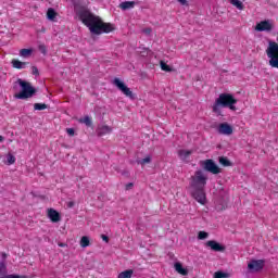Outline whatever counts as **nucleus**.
<instances>
[{
  "mask_svg": "<svg viewBox=\"0 0 278 278\" xmlns=\"http://www.w3.org/2000/svg\"><path fill=\"white\" fill-rule=\"evenodd\" d=\"M77 16L79 21L86 27H88L89 31L94 36H101V34H110L114 31V25L110 23H104L101 17L94 15L90 10L86 8H81L77 11Z\"/></svg>",
  "mask_w": 278,
  "mask_h": 278,
  "instance_id": "1",
  "label": "nucleus"
},
{
  "mask_svg": "<svg viewBox=\"0 0 278 278\" xmlns=\"http://www.w3.org/2000/svg\"><path fill=\"white\" fill-rule=\"evenodd\" d=\"M191 197L201 205H205L206 197H205V186H207V176L203 170L199 169L191 177Z\"/></svg>",
  "mask_w": 278,
  "mask_h": 278,
  "instance_id": "2",
  "label": "nucleus"
},
{
  "mask_svg": "<svg viewBox=\"0 0 278 278\" xmlns=\"http://www.w3.org/2000/svg\"><path fill=\"white\" fill-rule=\"evenodd\" d=\"M236 103H238V100L233 98V94L220 93L213 104V112L217 114V116H223L220 108H229V110L236 112V110H238Z\"/></svg>",
  "mask_w": 278,
  "mask_h": 278,
  "instance_id": "3",
  "label": "nucleus"
},
{
  "mask_svg": "<svg viewBox=\"0 0 278 278\" xmlns=\"http://www.w3.org/2000/svg\"><path fill=\"white\" fill-rule=\"evenodd\" d=\"M15 84H18V86L22 88V91L14 94L15 99H31L34 94H36V88L31 86V83H27L21 78L17 79Z\"/></svg>",
  "mask_w": 278,
  "mask_h": 278,
  "instance_id": "4",
  "label": "nucleus"
},
{
  "mask_svg": "<svg viewBox=\"0 0 278 278\" xmlns=\"http://www.w3.org/2000/svg\"><path fill=\"white\" fill-rule=\"evenodd\" d=\"M201 166L206 170V173H212V175H219V173H223V169H220L212 159L201 161Z\"/></svg>",
  "mask_w": 278,
  "mask_h": 278,
  "instance_id": "5",
  "label": "nucleus"
},
{
  "mask_svg": "<svg viewBox=\"0 0 278 278\" xmlns=\"http://www.w3.org/2000/svg\"><path fill=\"white\" fill-rule=\"evenodd\" d=\"M113 84L117 87V89L125 94V97H128V99H136V94H134V91L125 83L119 80L118 78L113 79Z\"/></svg>",
  "mask_w": 278,
  "mask_h": 278,
  "instance_id": "6",
  "label": "nucleus"
},
{
  "mask_svg": "<svg viewBox=\"0 0 278 278\" xmlns=\"http://www.w3.org/2000/svg\"><path fill=\"white\" fill-rule=\"evenodd\" d=\"M264 264H266V261H264V260H252L248 264V268L252 273H260V270L264 269Z\"/></svg>",
  "mask_w": 278,
  "mask_h": 278,
  "instance_id": "7",
  "label": "nucleus"
},
{
  "mask_svg": "<svg viewBox=\"0 0 278 278\" xmlns=\"http://www.w3.org/2000/svg\"><path fill=\"white\" fill-rule=\"evenodd\" d=\"M205 247H208L215 253H225V251H227V247L220 244L216 240L206 241Z\"/></svg>",
  "mask_w": 278,
  "mask_h": 278,
  "instance_id": "8",
  "label": "nucleus"
},
{
  "mask_svg": "<svg viewBox=\"0 0 278 278\" xmlns=\"http://www.w3.org/2000/svg\"><path fill=\"white\" fill-rule=\"evenodd\" d=\"M256 31H273V24L269 20H265L256 24Z\"/></svg>",
  "mask_w": 278,
  "mask_h": 278,
  "instance_id": "9",
  "label": "nucleus"
},
{
  "mask_svg": "<svg viewBox=\"0 0 278 278\" xmlns=\"http://www.w3.org/2000/svg\"><path fill=\"white\" fill-rule=\"evenodd\" d=\"M218 134H222L223 136H231V134H233V127L228 123H222L218 126Z\"/></svg>",
  "mask_w": 278,
  "mask_h": 278,
  "instance_id": "10",
  "label": "nucleus"
},
{
  "mask_svg": "<svg viewBox=\"0 0 278 278\" xmlns=\"http://www.w3.org/2000/svg\"><path fill=\"white\" fill-rule=\"evenodd\" d=\"M48 218H50L51 223H60L62 220V216L54 208H48Z\"/></svg>",
  "mask_w": 278,
  "mask_h": 278,
  "instance_id": "11",
  "label": "nucleus"
},
{
  "mask_svg": "<svg viewBox=\"0 0 278 278\" xmlns=\"http://www.w3.org/2000/svg\"><path fill=\"white\" fill-rule=\"evenodd\" d=\"M96 134L99 138H101V136H105L108 134H112V127L108 126V125H102L99 126L96 130Z\"/></svg>",
  "mask_w": 278,
  "mask_h": 278,
  "instance_id": "12",
  "label": "nucleus"
},
{
  "mask_svg": "<svg viewBox=\"0 0 278 278\" xmlns=\"http://www.w3.org/2000/svg\"><path fill=\"white\" fill-rule=\"evenodd\" d=\"M11 64H12L13 68L23 70V68H26V67H27V64H29V63H27V62H22V61H20V60L13 59V60L11 61Z\"/></svg>",
  "mask_w": 278,
  "mask_h": 278,
  "instance_id": "13",
  "label": "nucleus"
},
{
  "mask_svg": "<svg viewBox=\"0 0 278 278\" xmlns=\"http://www.w3.org/2000/svg\"><path fill=\"white\" fill-rule=\"evenodd\" d=\"M136 5V1H124L122 3H119V8L121 10H131L134 9Z\"/></svg>",
  "mask_w": 278,
  "mask_h": 278,
  "instance_id": "14",
  "label": "nucleus"
},
{
  "mask_svg": "<svg viewBox=\"0 0 278 278\" xmlns=\"http://www.w3.org/2000/svg\"><path fill=\"white\" fill-rule=\"evenodd\" d=\"M174 268L176 271H178L179 275H188V269L184 268V265H181V263H175Z\"/></svg>",
  "mask_w": 278,
  "mask_h": 278,
  "instance_id": "15",
  "label": "nucleus"
},
{
  "mask_svg": "<svg viewBox=\"0 0 278 278\" xmlns=\"http://www.w3.org/2000/svg\"><path fill=\"white\" fill-rule=\"evenodd\" d=\"M56 16H58V12H55V9L53 8L48 9L47 11L48 21L55 22Z\"/></svg>",
  "mask_w": 278,
  "mask_h": 278,
  "instance_id": "16",
  "label": "nucleus"
},
{
  "mask_svg": "<svg viewBox=\"0 0 278 278\" xmlns=\"http://www.w3.org/2000/svg\"><path fill=\"white\" fill-rule=\"evenodd\" d=\"M178 155L181 160H188V157H190V155H192V150H180L178 152Z\"/></svg>",
  "mask_w": 278,
  "mask_h": 278,
  "instance_id": "17",
  "label": "nucleus"
},
{
  "mask_svg": "<svg viewBox=\"0 0 278 278\" xmlns=\"http://www.w3.org/2000/svg\"><path fill=\"white\" fill-rule=\"evenodd\" d=\"M78 123H83L87 127H92V118L90 116L86 115L85 117L78 119Z\"/></svg>",
  "mask_w": 278,
  "mask_h": 278,
  "instance_id": "18",
  "label": "nucleus"
},
{
  "mask_svg": "<svg viewBox=\"0 0 278 278\" xmlns=\"http://www.w3.org/2000/svg\"><path fill=\"white\" fill-rule=\"evenodd\" d=\"M34 53L33 49H22L20 50L21 58H29Z\"/></svg>",
  "mask_w": 278,
  "mask_h": 278,
  "instance_id": "19",
  "label": "nucleus"
},
{
  "mask_svg": "<svg viewBox=\"0 0 278 278\" xmlns=\"http://www.w3.org/2000/svg\"><path fill=\"white\" fill-rule=\"evenodd\" d=\"M132 275H134V269H127V270L122 271L118 275V278H131Z\"/></svg>",
  "mask_w": 278,
  "mask_h": 278,
  "instance_id": "20",
  "label": "nucleus"
},
{
  "mask_svg": "<svg viewBox=\"0 0 278 278\" xmlns=\"http://www.w3.org/2000/svg\"><path fill=\"white\" fill-rule=\"evenodd\" d=\"M231 5H235L237 10H244V4L240 0H230Z\"/></svg>",
  "mask_w": 278,
  "mask_h": 278,
  "instance_id": "21",
  "label": "nucleus"
},
{
  "mask_svg": "<svg viewBox=\"0 0 278 278\" xmlns=\"http://www.w3.org/2000/svg\"><path fill=\"white\" fill-rule=\"evenodd\" d=\"M219 164H222V166H231V161L227 159V156H220Z\"/></svg>",
  "mask_w": 278,
  "mask_h": 278,
  "instance_id": "22",
  "label": "nucleus"
},
{
  "mask_svg": "<svg viewBox=\"0 0 278 278\" xmlns=\"http://www.w3.org/2000/svg\"><path fill=\"white\" fill-rule=\"evenodd\" d=\"M80 247H83V249H86V247H90V239L86 236H84L80 239Z\"/></svg>",
  "mask_w": 278,
  "mask_h": 278,
  "instance_id": "23",
  "label": "nucleus"
},
{
  "mask_svg": "<svg viewBox=\"0 0 278 278\" xmlns=\"http://www.w3.org/2000/svg\"><path fill=\"white\" fill-rule=\"evenodd\" d=\"M137 164L140 166H144V164H151V156L148 155L142 160H137Z\"/></svg>",
  "mask_w": 278,
  "mask_h": 278,
  "instance_id": "24",
  "label": "nucleus"
},
{
  "mask_svg": "<svg viewBox=\"0 0 278 278\" xmlns=\"http://www.w3.org/2000/svg\"><path fill=\"white\" fill-rule=\"evenodd\" d=\"M8 273V267H5V263H0V277H5Z\"/></svg>",
  "mask_w": 278,
  "mask_h": 278,
  "instance_id": "25",
  "label": "nucleus"
},
{
  "mask_svg": "<svg viewBox=\"0 0 278 278\" xmlns=\"http://www.w3.org/2000/svg\"><path fill=\"white\" fill-rule=\"evenodd\" d=\"M7 162H8L9 165H12L16 162V157L12 153H9L7 155Z\"/></svg>",
  "mask_w": 278,
  "mask_h": 278,
  "instance_id": "26",
  "label": "nucleus"
},
{
  "mask_svg": "<svg viewBox=\"0 0 278 278\" xmlns=\"http://www.w3.org/2000/svg\"><path fill=\"white\" fill-rule=\"evenodd\" d=\"M47 104L45 103H35L34 104V110H38V111H42V110H47Z\"/></svg>",
  "mask_w": 278,
  "mask_h": 278,
  "instance_id": "27",
  "label": "nucleus"
},
{
  "mask_svg": "<svg viewBox=\"0 0 278 278\" xmlns=\"http://www.w3.org/2000/svg\"><path fill=\"white\" fill-rule=\"evenodd\" d=\"M206 238H210V233H207L206 231H200L198 233V240H206Z\"/></svg>",
  "mask_w": 278,
  "mask_h": 278,
  "instance_id": "28",
  "label": "nucleus"
},
{
  "mask_svg": "<svg viewBox=\"0 0 278 278\" xmlns=\"http://www.w3.org/2000/svg\"><path fill=\"white\" fill-rule=\"evenodd\" d=\"M161 68L162 71H165V73H170V71H173V68H170L164 61H161Z\"/></svg>",
  "mask_w": 278,
  "mask_h": 278,
  "instance_id": "29",
  "label": "nucleus"
},
{
  "mask_svg": "<svg viewBox=\"0 0 278 278\" xmlns=\"http://www.w3.org/2000/svg\"><path fill=\"white\" fill-rule=\"evenodd\" d=\"M229 277V274L225 273V271H216L214 274V278H226Z\"/></svg>",
  "mask_w": 278,
  "mask_h": 278,
  "instance_id": "30",
  "label": "nucleus"
},
{
  "mask_svg": "<svg viewBox=\"0 0 278 278\" xmlns=\"http://www.w3.org/2000/svg\"><path fill=\"white\" fill-rule=\"evenodd\" d=\"M31 74H33V75H36V77H38V75H40V72H38V67L33 66V67H31Z\"/></svg>",
  "mask_w": 278,
  "mask_h": 278,
  "instance_id": "31",
  "label": "nucleus"
},
{
  "mask_svg": "<svg viewBox=\"0 0 278 278\" xmlns=\"http://www.w3.org/2000/svg\"><path fill=\"white\" fill-rule=\"evenodd\" d=\"M66 134H68V136H75V129L74 128H66Z\"/></svg>",
  "mask_w": 278,
  "mask_h": 278,
  "instance_id": "32",
  "label": "nucleus"
},
{
  "mask_svg": "<svg viewBox=\"0 0 278 278\" xmlns=\"http://www.w3.org/2000/svg\"><path fill=\"white\" fill-rule=\"evenodd\" d=\"M151 31H152L151 28H144V29H142V34H146V36H151Z\"/></svg>",
  "mask_w": 278,
  "mask_h": 278,
  "instance_id": "33",
  "label": "nucleus"
},
{
  "mask_svg": "<svg viewBox=\"0 0 278 278\" xmlns=\"http://www.w3.org/2000/svg\"><path fill=\"white\" fill-rule=\"evenodd\" d=\"M39 51H41V53H47V47H45V45L39 46Z\"/></svg>",
  "mask_w": 278,
  "mask_h": 278,
  "instance_id": "34",
  "label": "nucleus"
},
{
  "mask_svg": "<svg viewBox=\"0 0 278 278\" xmlns=\"http://www.w3.org/2000/svg\"><path fill=\"white\" fill-rule=\"evenodd\" d=\"M101 238L104 242H110V237H108L106 235H101Z\"/></svg>",
  "mask_w": 278,
  "mask_h": 278,
  "instance_id": "35",
  "label": "nucleus"
},
{
  "mask_svg": "<svg viewBox=\"0 0 278 278\" xmlns=\"http://www.w3.org/2000/svg\"><path fill=\"white\" fill-rule=\"evenodd\" d=\"M180 5H188V0H176Z\"/></svg>",
  "mask_w": 278,
  "mask_h": 278,
  "instance_id": "36",
  "label": "nucleus"
},
{
  "mask_svg": "<svg viewBox=\"0 0 278 278\" xmlns=\"http://www.w3.org/2000/svg\"><path fill=\"white\" fill-rule=\"evenodd\" d=\"M130 188H134V184L132 182H129L126 185V190H130Z\"/></svg>",
  "mask_w": 278,
  "mask_h": 278,
  "instance_id": "37",
  "label": "nucleus"
},
{
  "mask_svg": "<svg viewBox=\"0 0 278 278\" xmlns=\"http://www.w3.org/2000/svg\"><path fill=\"white\" fill-rule=\"evenodd\" d=\"M67 207H75V202H73V201L68 202Z\"/></svg>",
  "mask_w": 278,
  "mask_h": 278,
  "instance_id": "38",
  "label": "nucleus"
},
{
  "mask_svg": "<svg viewBox=\"0 0 278 278\" xmlns=\"http://www.w3.org/2000/svg\"><path fill=\"white\" fill-rule=\"evenodd\" d=\"M7 278H21L18 275H8Z\"/></svg>",
  "mask_w": 278,
  "mask_h": 278,
  "instance_id": "39",
  "label": "nucleus"
},
{
  "mask_svg": "<svg viewBox=\"0 0 278 278\" xmlns=\"http://www.w3.org/2000/svg\"><path fill=\"white\" fill-rule=\"evenodd\" d=\"M58 245L61 247V248L68 247V244L62 243V242H59Z\"/></svg>",
  "mask_w": 278,
  "mask_h": 278,
  "instance_id": "40",
  "label": "nucleus"
},
{
  "mask_svg": "<svg viewBox=\"0 0 278 278\" xmlns=\"http://www.w3.org/2000/svg\"><path fill=\"white\" fill-rule=\"evenodd\" d=\"M3 140H5V138H3V136H0V142H3Z\"/></svg>",
  "mask_w": 278,
  "mask_h": 278,
  "instance_id": "41",
  "label": "nucleus"
}]
</instances>
